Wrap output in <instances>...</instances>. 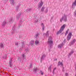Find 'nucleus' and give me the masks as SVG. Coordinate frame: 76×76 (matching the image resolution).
<instances>
[{
  "label": "nucleus",
  "mask_w": 76,
  "mask_h": 76,
  "mask_svg": "<svg viewBox=\"0 0 76 76\" xmlns=\"http://www.w3.org/2000/svg\"><path fill=\"white\" fill-rule=\"evenodd\" d=\"M75 42H76V40L75 39H74L72 41V42H71V44L72 45H73V44H75Z\"/></svg>",
  "instance_id": "2eb2a0df"
},
{
  "label": "nucleus",
  "mask_w": 76,
  "mask_h": 76,
  "mask_svg": "<svg viewBox=\"0 0 76 76\" xmlns=\"http://www.w3.org/2000/svg\"><path fill=\"white\" fill-rule=\"evenodd\" d=\"M68 31H69V29H68L67 30Z\"/></svg>",
  "instance_id": "09e8293b"
},
{
  "label": "nucleus",
  "mask_w": 76,
  "mask_h": 76,
  "mask_svg": "<svg viewBox=\"0 0 76 76\" xmlns=\"http://www.w3.org/2000/svg\"><path fill=\"white\" fill-rule=\"evenodd\" d=\"M62 34H63V33H62Z\"/></svg>",
  "instance_id": "8fccbe9b"
},
{
  "label": "nucleus",
  "mask_w": 76,
  "mask_h": 76,
  "mask_svg": "<svg viewBox=\"0 0 76 76\" xmlns=\"http://www.w3.org/2000/svg\"><path fill=\"white\" fill-rule=\"evenodd\" d=\"M68 41H69V40H70V38H68L67 39Z\"/></svg>",
  "instance_id": "a18cd8bd"
},
{
  "label": "nucleus",
  "mask_w": 76,
  "mask_h": 76,
  "mask_svg": "<svg viewBox=\"0 0 76 76\" xmlns=\"http://www.w3.org/2000/svg\"><path fill=\"white\" fill-rule=\"evenodd\" d=\"M31 9L30 8H28L26 10L27 12H28V11H31Z\"/></svg>",
  "instance_id": "72a5a7b5"
},
{
  "label": "nucleus",
  "mask_w": 76,
  "mask_h": 76,
  "mask_svg": "<svg viewBox=\"0 0 76 76\" xmlns=\"http://www.w3.org/2000/svg\"><path fill=\"white\" fill-rule=\"evenodd\" d=\"M34 71H37V68H36V69H34Z\"/></svg>",
  "instance_id": "4c0bfd02"
},
{
  "label": "nucleus",
  "mask_w": 76,
  "mask_h": 76,
  "mask_svg": "<svg viewBox=\"0 0 76 76\" xmlns=\"http://www.w3.org/2000/svg\"><path fill=\"white\" fill-rule=\"evenodd\" d=\"M51 66H50L48 68V70H51Z\"/></svg>",
  "instance_id": "e433bc0d"
},
{
  "label": "nucleus",
  "mask_w": 76,
  "mask_h": 76,
  "mask_svg": "<svg viewBox=\"0 0 76 76\" xmlns=\"http://www.w3.org/2000/svg\"><path fill=\"white\" fill-rule=\"evenodd\" d=\"M0 47L1 48H4V46L3 45V44L2 43H1L0 44Z\"/></svg>",
  "instance_id": "dca6fc26"
},
{
  "label": "nucleus",
  "mask_w": 76,
  "mask_h": 76,
  "mask_svg": "<svg viewBox=\"0 0 76 76\" xmlns=\"http://www.w3.org/2000/svg\"><path fill=\"white\" fill-rule=\"evenodd\" d=\"M54 18V16H53L52 17H51V19L52 20L53 19V18Z\"/></svg>",
  "instance_id": "79ce46f5"
},
{
  "label": "nucleus",
  "mask_w": 76,
  "mask_h": 76,
  "mask_svg": "<svg viewBox=\"0 0 76 76\" xmlns=\"http://www.w3.org/2000/svg\"><path fill=\"white\" fill-rule=\"evenodd\" d=\"M65 27H66V25L64 24L60 28V30L56 33V35H59L61 33V32L64 31V29L65 28Z\"/></svg>",
  "instance_id": "f257e3e1"
},
{
  "label": "nucleus",
  "mask_w": 76,
  "mask_h": 76,
  "mask_svg": "<svg viewBox=\"0 0 76 76\" xmlns=\"http://www.w3.org/2000/svg\"><path fill=\"white\" fill-rule=\"evenodd\" d=\"M53 74H54V70H53Z\"/></svg>",
  "instance_id": "37998d69"
},
{
  "label": "nucleus",
  "mask_w": 76,
  "mask_h": 76,
  "mask_svg": "<svg viewBox=\"0 0 76 76\" xmlns=\"http://www.w3.org/2000/svg\"><path fill=\"white\" fill-rule=\"evenodd\" d=\"M63 71H64V70H63V69L62 70Z\"/></svg>",
  "instance_id": "3c124183"
},
{
  "label": "nucleus",
  "mask_w": 76,
  "mask_h": 76,
  "mask_svg": "<svg viewBox=\"0 0 76 76\" xmlns=\"http://www.w3.org/2000/svg\"><path fill=\"white\" fill-rule=\"evenodd\" d=\"M19 38H21V35H20V36H19Z\"/></svg>",
  "instance_id": "49530a36"
},
{
  "label": "nucleus",
  "mask_w": 76,
  "mask_h": 76,
  "mask_svg": "<svg viewBox=\"0 0 76 76\" xmlns=\"http://www.w3.org/2000/svg\"><path fill=\"white\" fill-rule=\"evenodd\" d=\"M12 60H11L10 61L9 64L10 65V67H12Z\"/></svg>",
  "instance_id": "4be33fe9"
},
{
  "label": "nucleus",
  "mask_w": 76,
  "mask_h": 76,
  "mask_svg": "<svg viewBox=\"0 0 76 76\" xmlns=\"http://www.w3.org/2000/svg\"><path fill=\"white\" fill-rule=\"evenodd\" d=\"M39 33H37L35 36L34 37L36 38H39Z\"/></svg>",
  "instance_id": "ddd939ff"
},
{
  "label": "nucleus",
  "mask_w": 76,
  "mask_h": 76,
  "mask_svg": "<svg viewBox=\"0 0 76 76\" xmlns=\"http://www.w3.org/2000/svg\"><path fill=\"white\" fill-rule=\"evenodd\" d=\"M49 31H47L46 33H44L43 34V35L45 37V38H47L49 36Z\"/></svg>",
  "instance_id": "20e7f679"
},
{
  "label": "nucleus",
  "mask_w": 76,
  "mask_h": 76,
  "mask_svg": "<svg viewBox=\"0 0 76 76\" xmlns=\"http://www.w3.org/2000/svg\"><path fill=\"white\" fill-rule=\"evenodd\" d=\"M58 65H61V66H63V63H62V62H59Z\"/></svg>",
  "instance_id": "b1692460"
},
{
  "label": "nucleus",
  "mask_w": 76,
  "mask_h": 76,
  "mask_svg": "<svg viewBox=\"0 0 76 76\" xmlns=\"http://www.w3.org/2000/svg\"><path fill=\"white\" fill-rule=\"evenodd\" d=\"M19 6L18 5L15 7L16 11V12H18V9H19Z\"/></svg>",
  "instance_id": "a211bd4d"
},
{
  "label": "nucleus",
  "mask_w": 76,
  "mask_h": 76,
  "mask_svg": "<svg viewBox=\"0 0 76 76\" xmlns=\"http://www.w3.org/2000/svg\"><path fill=\"white\" fill-rule=\"evenodd\" d=\"M32 64H30V67L31 68V67H32Z\"/></svg>",
  "instance_id": "c9c22d12"
},
{
  "label": "nucleus",
  "mask_w": 76,
  "mask_h": 76,
  "mask_svg": "<svg viewBox=\"0 0 76 76\" xmlns=\"http://www.w3.org/2000/svg\"><path fill=\"white\" fill-rule=\"evenodd\" d=\"M21 57L22 58H23V59L25 58V55L24 54H23L22 55Z\"/></svg>",
  "instance_id": "a878e982"
},
{
  "label": "nucleus",
  "mask_w": 76,
  "mask_h": 76,
  "mask_svg": "<svg viewBox=\"0 0 76 76\" xmlns=\"http://www.w3.org/2000/svg\"><path fill=\"white\" fill-rule=\"evenodd\" d=\"M4 3H6L8 1V0H4Z\"/></svg>",
  "instance_id": "f704fd0d"
},
{
  "label": "nucleus",
  "mask_w": 76,
  "mask_h": 76,
  "mask_svg": "<svg viewBox=\"0 0 76 76\" xmlns=\"http://www.w3.org/2000/svg\"><path fill=\"white\" fill-rule=\"evenodd\" d=\"M56 68H55L54 70H56Z\"/></svg>",
  "instance_id": "de8ad7c7"
},
{
  "label": "nucleus",
  "mask_w": 76,
  "mask_h": 76,
  "mask_svg": "<svg viewBox=\"0 0 76 76\" xmlns=\"http://www.w3.org/2000/svg\"><path fill=\"white\" fill-rule=\"evenodd\" d=\"M45 9V7H42L41 10V12H44V9Z\"/></svg>",
  "instance_id": "aec40b11"
},
{
  "label": "nucleus",
  "mask_w": 76,
  "mask_h": 76,
  "mask_svg": "<svg viewBox=\"0 0 76 76\" xmlns=\"http://www.w3.org/2000/svg\"><path fill=\"white\" fill-rule=\"evenodd\" d=\"M7 57V55H5L4 56V57H3V58H6Z\"/></svg>",
  "instance_id": "2f4dec72"
},
{
  "label": "nucleus",
  "mask_w": 76,
  "mask_h": 76,
  "mask_svg": "<svg viewBox=\"0 0 76 76\" xmlns=\"http://www.w3.org/2000/svg\"><path fill=\"white\" fill-rule=\"evenodd\" d=\"M72 33H69L67 37V38H71L72 37Z\"/></svg>",
  "instance_id": "9d476101"
},
{
  "label": "nucleus",
  "mask_w": 76,
  "mask_h": 76,
  "mask_svg": "<svg viewBox=\"0 0 76 76\" xmlns=\"http://www.w3.org/2000/svg\"><path fill=\"white\" fill-rule=\"evenodd\" d=\"M21 44L22 45V48H23V47H24V46H25V45H24V44H23V42H22Z\"/></svg>",
  "instance_id": "7c9ffc66"
},
{
  "label": "nucleus",
  "mask_w": 76,
  "mask_h": 76,
  "mask_svg": "<svg viewBox=\"0 0 76 76\" xmlns=\"http://www.w3.org/2000/svg\"><path fill=\"white\" fill-rule=\"evenodd\" d=\"M63 20H64V22H67V16L64 14V16H63L61 18V19H60V21L61 22H62Z\"/></svg>",
  "instance_id": "f03ea898"
},
{
  "label": "nucleus",
  "mask_w": 76,
  "mask_h": 76,
  "mask_svg": "<svg viewBox=\"0 0 76 76\" xmlns=\"http://www.w3.org/2000/svg\"><path fill=\"white\" fill-rule=\"evenodd\" d=\"M76 6V0H75L74 2H73L72 4V7L73 9H74Z\"/></svg>",
  "instance_id": "0eeeda50"
},
{
  "label": "nucleus",
  "mask_w": 76,
  "mask_h": 76,
  "mask_svg": "<svg viewBox=\"0 0 76 76\" xmlns=\"http://www.w3.org/2000/svg\"><path fill=\"white\" fill-rule=\"evenodd\" d=\"M7 23L6 21H4L3 22V23H2L1 25L3 27L5 26L6 25V24Z\"/></svg>",
  "instance_id": "f8f14e48"
},
{
  "label": "nucleus",
  "mask_w": 76,
  "mask_h": 76,
  "mask_svg": "<svg viewBox=\"0 0 76 76\" xmlns=\"http://www.w3.org/2000/svg\"><path fill=\"white\" fill-rule=\"evenodd\" d=\"M35 44L36 45H38V44H39V41L38 40H36L35 42Z\"/></svg>",
  "instance_id": "5701e85b"
},
{
  "label": "nucleus",
  "mask_w": 76,
  "mask_h": 76,
  "mask_svg": "<svg viewBox=\"0 0 76 76\" xmlns=\"http://www.w3.org/2000/svg\"><path fill=\"white\" fill-rule=\"evenodd\" d=\"M34 43L35 42L34 40H31L30 42V44L31 45H34Z\"/></svg>",
  "instance_id": "f3484780"
},
{
  "label": "nucleus",
  "mask_w": 76,
  "mask_h": 76,
  "mask_svg": "<svg viewBox=\"0 0 76 76\" xmlns=\"http://www.w3.org/2000/svg\"><path fill=\"white\" fill-rule=\"evenodd\" d=\"M45 55L44 54L43 55V56H42V57L41 58V61H42V60H43V58H45Z\"/></svg>",
  "instance_id": "412c9836"
},
{
  "label": "nucleus",
  "mask_w": 76,
  "mask_h": 76,
  "mask_svg": "<svg viewBox=\"0 0 76 76\" xmlns=\"http://www.w3.org/2000/svg\"><path fill=\"white\" fill-rule=\"evenodd\" d=\"M39 3H40V4H38V8L41 9V7L42 6V5H43V3L42 2V1H41V3L39 2Z\"/></svg>",
  "instance_id": "39448f33"
},
{
  "label": "nucleus",
  "mask_w": 76,
  "mask_h": 76,
  "mask_svg": "<svg viewBox=\"0 0 76 76\" xmlns=\"http://www.w3.org/2000/svg\"><path fill=\"white\" fill-rule=\"evenodd\" d=\"M28 51H29V50L28 49V48H27L26 50H25V51H26V52H27Z\"/></svg>",
  "instance_id": "473e14b6"
},
{
  "label": "nucleus",
  "mask_w": 76,
  "mask_h": 76,
  "mask_svg": "<svg viewBox=\"0 0 76 76\" xmlns=\"http://www.w3.org/2000/svg\"><path fill=\"white\" fill-rule=\"evenodd\" d=\"M63 69H64V68H63Z\"/></svg>",
  "instance_id": "864d4df0"
},
{
  "label": "nucleus",
  "mask_w": 76,
  "mask_h": 76,
  "mask_svg": "<svg viewBox=\"0 0 76 76\" xmlns=\"http://www.w3.org/2000/svg\"><path fill=\"white\" fill-rule=\"evenodd\" d=\"M42 29L43 31H44V30L45 27L44 26V23H42Z\"/></svg>",
  "instance_id": "6ab92c4d"
},
{
  "label": "nucleus",
  "mask_w": 76,
  "mask_h": 76,
  "mask_svg": "<svg viewBox=\"0 0 76 76\" xmlns=\"http://www.w3.org/2000/svg\"><path fill=\"white\" fill-rule=\"evenodd\" d=\"M21 15V13H18L17 15V19H18V20L19 19Z\"/></svg>",
  "instance_id": "1a4fd4ad"
},
{
  "label": "nucleus",
  "mask_w": 76,
  "mask_h": 76,
  "mask_svg": "<svg viewBox=\"0 0 76 76\" xmlns=\"http://www.w3.org/2000/svg\"><path fill=\"white\" fill-rule=\"evenodd\" d=\"M48 7H47L46 10H45V13H47L48 12Z\"/></svg>",
  "instance_id": "c85d7f7f"
},
{
  "label": "nucleus",
  "mask_w": 76,
  "mask_h": 76,
  "mask_svg": "<svg viewBox=\"0 0 76 76\" xmlns=\"http://www.w3.org/2000/svg\"><path fill=\"white\" fill-rule=\"evenodd\" d=\"M12 30V31L11 33V35H13V34H14L15 32V25H14V26H13Z\"/></svg>",
  "instance_id": "423d86ee"
},
{
  "label": "nucleus",
  "mask_w": 76,
  "mask_h": 76,
  "mask_svg": "<svg viewBox=\"0 0 76 76\" xmlns=\"http://www.w3.org/2000/svg\"><path fill=\"white\" fill-rule=\"evenodd\" d=\"M23 22V19H22L21 20H20V21L19 22V23L18 24V28H19L20 26V25L22 24V23Z\"/></svg>",
  "instance_id": "6e6552de"
},
{
  "label": "nucleus",
  "mask_w": 76,
  "mask_h": 76,
  "mask_svg": "<svg viewBox=\"0 0 76 76\" xmlns=\"http://www.w3.org/2000/svg\"><path fill=\"white\" fill-rule=\"evenodd\" d=\"M66 76H67L68 75V73H66L65 74Z\"/></svg>",
  "instance_id": "a19ab883"
},
{
  "label": "nucleus",
  "mask_w": 76,
  "mask_h": 76,
  "mask_svg": "<svg viewBox=\"0 0 76 76\" xmlns=\"http://www.w3.org/2000/svg\"><path fill=\"white\" fill-rule=\"evenodd\" d=\"M63 45H64V44L62 43V44L60 45H58V48H61V47L63 46Z\"/></svg>",
  "instance_id": "4468645a"
},
{
  "label": "nucleus",
  "mask_w": 76,
  "mask_h": 76,
  "mask_svg": "<svg viewBox=\"0 0 76 76\" xmlns=\"http://www.w3.org/2000/svg\"><path fill=\"white\" fill-rule=\"evenodd\" d=\"M41 74L42 75H43V74H44V73L43 72H42V71H41Z\"/></svg>",
  "instance_id": "ea45409f"
},
{
  "label": "nucleus",
  "mask_w": 76,
  "mask_h": 76,
  "mask_svg": "<svg viewBox=\"0 0 76 76\" xmlns=\"http://www.w3.org/2000/svg\"><path fill=\"white\" fill-rule=\"evenodd\" d=\"M56 60H57V59H56Z\"/></svg>",
  "instance_id": "603ef678"
},
{
  "label": "nucleus",
  "mask_w": 76,
  "mask_h": 76,
  "mask_svg": "<svg viewBox=\"0 0 76 76\" xmlns=\"http://www.w3.org/2000/svg\"><path fill=\"white\" fill-rule=\"evenodd\" d=\"M12 0V3L11 4L12 5H14L15 3H14V0Z\"/></svg>",
  "instance_id": "393cba45"
},
{
  "label": "nucleus",
  "mask_w": 76,
  "mask_h": 76,
  "mask_svg": "<svg viewBox=\"0 0 76 76\" xmlns=\"http://www.w3.org/2000/svg\"><path fill=\"white\" fill-rule=\"evenodd\" d=\"M36 1H37V0H36Z\"/></svg>",
  "instance_id": "5fc2aeb1"
},
{
  "label": "nucleus",
  "mask_w": 76,
  "mask_h": 76,
  "mask_svg": "<svg viewBox=\"0 0 76 76\" xmlns=\"http://www.w3.org/2000/svg\"><path fill=\"white\" fill-rule=\"evenodd\" d=\"M48 44L50 45V46H52L53 44V40H52V39L51 38H49L48 39Z\"/></svg>",
  "instance_id": "7ed1b4c3"
},
{
  "label": "nucleus",
  "mask_w": 76,
  "mask_h": 76,
  "mask_svg": "<svg viewBox=\"0 0 76 76\" xmlns=\"http://www.w3.org/2000/svg\"><path fill=\"white\" fill-rule=\"evenodd\" d=\"M15 45H18V43H15Z\"/></svg>",
  "instance_id": "58836bf2"
},
{
  "label": "nucleus",
  "mask_w": 76,
  "mask_h": 76,
  "mask_svg": "<svg viewBox=\"0 0 76 76\" xmlns=\"http://www.w3.org/2000/svg\"><path fill=\"white\" fill-rule=\"evenodd\" d=\"M49 38H52V37H51V36H50L49 37Z\"/></svg>",
  "instance_id": "c03bdc74"
},
{
  "label": "nucleus",
  "mask_w": 76,
  "mask_h": 76,
  "mask_svg": "<svg viewBox=\"0 0 76 76\" xmlns=\"http://www.w3.org/2000/svg\"><path fill=\"white\" fill-rule=\"evenodd\" d=\"M9 22L10 23H12L13 22V18L11 17V18L9 19Z\"/></svg>",
  "instance_id": "9b49d317"
},
{
  "label": "nucleus",
  "mask_w": 76,
  "mask_h": 76,
  "mask_svg": "<svg viewBox=\"0 0 76 76\" xmlns=\"http://www.w3.org/2000/svg\"><path fill=\"white\" fill-rule=\"evenodd\" d=\"M74 14L75 17H76V10L74 12Z\"/></svg>",
  "instance_id": "cd10ccee"
},
{
  "label": "nucleus",
  "mask_w": 76,
  "mask_h": 76,
  "mask_svg": "<svg viewBox=\"0 0 76 76\" xmlns=\"http://www.w3.org/2000/svg\"><path fill=\"white\" fill-rule=\"evenodd\" d=\"M74 53V51H72L71 52L69 53V56H70V55H72L73 53Z\"/></svg>",
  "instance_id": "bb28decb"
},
{
  "label": "nucleus",
  "mask_w": 76,
  "mask_h": 76,
  "mask_svg": "<svg viewBox=\"0 0 76 76\" xmlns=\"http://www.w3.org/2000/svg\"><path fill=\"white\" fill-rule=\"evenodd\" d=\"M68 34V31H66V33L65 34V36H66V35H67Z\"/></svg>",
  "instance_id": "c756f323"
}]
</instances>
